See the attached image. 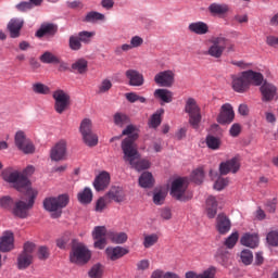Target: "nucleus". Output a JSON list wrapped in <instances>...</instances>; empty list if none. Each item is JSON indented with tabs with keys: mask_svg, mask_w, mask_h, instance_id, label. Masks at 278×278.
Listing matches in <instances>:
<instances>
[{
	"mask_svg": "<svg viewBox=\"0 0 278 278\" xmlns=\"http://www.w3.org/2000/svg\"><path fill=\"white\" fill-rule=\"evenodd\" d=\"M28 175H34V166H27L23 172L12 167H7L1 172L3 181L10 184L11 188H14L17 192H23L28 197L27 202L18 200L13 204L11 214L15 218H29V210L34 208L36 197H38V193L31 189V181H29Z\"/></svg>",
	"mask_w": 278,
	"mask_h": 278,
	"instance_id": "nucleus-1",
	"label": "nucleus"
},
{
	"mask_svg": "<svg viewBox=\"0 0 278 278\" xmlns=\"http://www.w3.org/2000/svg\"><path fill=\"white\" fill-rule=\"evenodd\" d=\"M122 136H128L122 142V151L124 153V161L128 162L131 168L135 170H147L151 168V162L149 160H140V154L136 148V140H138V134L136 131V126L128 125L122 132Z\"/></svg>",
	"mask_w": 278,
	"mask_h": 278,
	"instance_id": "nucleus-2",
	"label": "nucleus"
},
{
	"mask_svg": "<svg viewBox=\"0 0 278 278\" xmlns=\"http://www.w3.org/2000/svg\"><path fill=\"white\" fill-rule=\"evenodd\" d=\"M210 42L211 46L206 51L203 52V55H210V58L220 60L225 51H227V53H236V43H233V41L229 40L227 37H213Z\"/></svg>",
	"mask_w": 278,
	"mask_h": 278,
	"instance_id": "nucleus-3",
	"label": "nucleus"
},
{
	"mask_svg": "<svg viewBox=\"0 0 278 278\" xmlns=\"http://www.w3.org/2000/svg\"><path fill=\"white\" fill-rule=\"evenodd\" d=\"M68 194H60L59 197H49L43 200V208L47 212H51L52 218H60L62 216V210L68 205Z\"/></svg>",
	"mask_w": 278,
	"mask_h": 278,
	"instance_id": "nucleus-4",
	"label": "nucleus"
},
{
	"mask_svg": "<svg viewBox=\"0 0 278 278\" xmlns=\"http://www.w3.org/2000/svg\"><path fill=\"white\" fill-rule=\"evenodd\" d=\"M91 257L92 253L86 248L84 243L73 241L72 251L70 253V261L72 264H88Z\"/></svg>",
	"mask_w": 278,
	"mask_h": 278,
	"instance_id": "nucleus-5",
	"label": "nucleus"
},
{
	"mask_svg": "<svg viewBox=\"0 0 278 278\" xmlns=\"http://www.w3.org/2000/svg\"><path fill=\"white\" fill-rule=\"evenodd\" d=\"M170 195L176 201H190L192 194L188 192V178H177L172 182Z\"/></svg>",
	"mask_w": 278,
	"mask_h": 278,
	"instance_id": "nucleus-6",
	"label": "nucleus"
},
{
	"mask_svg": "<svg viewBox=\"0 0 278 278\" xmlns=\"http://www.w3.org/2000/svg\"><path fill=\"white\" fill-rule=\"evenodd\" d=\"M185 112L189 114V124L193 129H199L201 125V108L197 104L194 98H189L185 104Z\"/></svg>",
	"mask_w": 278,
	"mask_h": 278,
	"instance_id": "nucleus-7",
	"label": "nucleus"
},
{
	"mask_svg": "<svg viewBox=\"0 0 278 278\" xmlns=\"http://www.w3.org/2000/svg\"><path fill=\"white\" fill-rule=\"evenodd\" d=\"M79 130L87 147H97L99 144V137L92 131V121L90 118L81 121Z\"/></svg>",
	"mask_w": 278,
	"mask_h": 278,
	"instance_id": "nucleus-8",
	"label": "nucleus"
},
{
	"mask_svg": "<svg viewBox=\"0 0 278 278\" xmlns=\"http://www.w3.org/2000/svg\"><path fill=\"white\" fill-rule=\"evenodd\" d=\"M52 98L54 100V112L64 114L71 105V96L62 89H56L53 91Z\"/></svg>",
	"mask_w": 278,
	"mask_h": 278,
	"instance_id": "nucleus-9",
	"label": "nucleus"
},
{
	"mask_svg": "<svg viewBox=\"0 0 278 278\" xmlns=\"http://www.w3.org/2000/svg\"><path fill=\"white\" fill-rule=\"evenodd\" d=\"M14 140H15V147H17L20 151H23L25 155H29L36 152V147L34 146V142L27 139L23 130H18L15 134Z\"/></svg>",
	"mask_w": 278,
	"mask_h": 278,
	"instance_id": "nucleus-10",
	"label": "nucleus"
},
{
	"mask_svg": "<svg viewBox=\"0 0 278 278\" xmlns=\"http://www.w3.org/2000/svg\"><path fill=\"white\" fill-rule=\"evenodd\" d=\"M154 83L162 88H173L175 86V72L172 70L159 72L154 76Z\"/></svg>",
	"mask_w": 278,
	"mask_h": 278,
	"instance_id": "nucleus-11",
	"label": "nucleus"
},
{
	"mask_svg": "<svg viewBox=\"0 0 278 278\" xmlns=\"http://www.w3.org/2000/svg\"><path fill=\"white\" fill-rule=\"evenodd\" d=\"M108 229L104 226H97L94 227L92 231V237L94 241V248L96 249H105V244H108V241L105 238H108Z\"/></svg>",
	"mask_w": 278,
	"mask_h": 278,
	"instance_id": "nucleus-12",
	"label": "nucleus"
},
{
	"mask_svg": "<svg viewBox=\"0 0 278 278\" xmlns=\"http://www.w3.org/2000/svg\"><path fill=\"white\" fill-rule=\"evenodd\" d=\"M233 118H236L233 106H231L229 103L223 104L220 113L217 117V123L220 125H229L230 123H233Z\"/></svg>",
	"mask_w": 278,
	"mask_h": 278,
	"instance_id": "nucleus-13",
	"label": "nucleus"
},
{
	"mask_svg": "<svg viewBox=\"0 0 278 278\" xmlns=\"http://www.w3.org/2000/svg\"><path fill=\"white\" fill-rule=\"evenodd\" d=\"M231 86L235 92L243 93L247 92V90H249V81L244 77V72L237 75H231Z\"/></svg>",
	"mask_w": 278,
	"mask_h": 278,
	"instance_id": "nucleus-14",
	"label": "nucleus"
},
{
	"mask_svg": "<svg viewBox=\"0 0 278 278\" xmlns=\"http://www.w3.org/2000/svg\"><path fill=\"white\" fill-rule=\"evenodd\" d=\"M50 157L53 162H62L66 157V141L61 140L51 149Z\"/></svg>",
	"mask_w": 278,
	"mask_h": 278,
	"instance_id": "nucleus-15",
	"label": "nucleus"
},
{
	"mask_svg": "<svg viewBox=\"0 0 278 278\" xmlns=\"http://www.w3.org/2000/svg\"><path fill=\"white\" fill-rule=\"evenodd\" d=\"M240 170V162L236 157L220 163L219 173L220 175H229V173H237Z\"/></svg>",
	"mask_w": 278,
	"mask_h": 278,
	"instance_id": "nucleus-16",
	"label": "nucleus"
},
{
	"mask_svg": "<svg viewBox=\"0 0 278 278\" xmlns=\"http://www.w3.org/2000/svg\"><path fill=\"white\" fill-rule=\"evenodd\" d=\"M153 97L156 101H160L161 105H164L165 103H173L175 94L166 88H161L154 91Z\"/></svg>",
	"mask_w": 278,
	"mask_h": 278,
	"instance_id": "nucleus-17",
	"label": "nucleus"
},
{
	"mask_svg": "<svg viewBox=\"0 0 278 278\" xmlns=\"http://www.w3.org/2000/svg\"><path fill=\"white\" fill-rule=\"evenodd\" d=\"M125 75L128 79L129 86L140 87L144 85V76L140 72L136 70H128Z\"/></svg>",
	"mask_w": 278,
	"mask_h": 278,
	"instance_id": "nucleus-18",
	"label": "nucleus"
},
{
	"mask_svg": "<svg viewBox=\"0 0 278 278\" xmlns=\"http://www.w3.org/2000/svg\"><path fill=\"white\" fill-rule=\"evenodd\" d=\"M243 77L247 79L250 88L251 84H253V86H262L264 83V75L260 72H254L253 70L243 72Z\"/></svg>",
	"mask_w": 278,
	"mask_h": 278,
	"instance_id": "nucleus-19",
	"label": "nucleus"
},
{
	"mask_svg": "<svg viewBox=\"0 0 278 278\" xmlns=\"http://www.w3.org/2000/svg\"><path fill=\"white\" fill-rule=\"evenodd\" d=\"M14 249V233L7 231L0 238V251L1 253H8Z\"/></svg>",
	"mask_w": 278,
	"mask_h": 278,
	"instance_id": "nucleus-20",
	"label": "nucleus"
},
{
	"mask_svg": "<svg viewBox=\"0 0 278 278\" xmlns=\"http://www.w3.org/2000/svg\"><path fill=\"white\" fill-rule=\"evenodd\" d=\"M108 186H110V173L102 172L96 177L93 188L97 192H101L105 190Z\"/></svg>",
	"mask_w": 278,
	"mask_h": 278,
	"instance_id": "nucleus-21",
	"label": "nucleus"
},
{
	"mask_svg": "<svg viewBox=\"0 0 278 278\" xmlns=\"http://www.w3.org/2000/svg\"><path fill=\"white\" fill-rule=\"evenodd\" d=\"M24 21L21 18L10 20L7 29L11 38H18L21 36V29H23Z\"/></svg>",
	"mask_w": 278,
	"mask_h": 278,
	"instance_id": "nucleus-22",
	"label": "nucleus"
},
{
	"mask_svg": "<svg viewBox=\"0 0 278 278\" xmlns=\"http://www.w3.org/2000/svg\"><path fill=\"white\" fill-rule=\"evenodd\" d=\"M260 90L263 101H273L275 99V94H277V87L268 81H264Z\"/></svg>",
	"mask_w": 278,
	"mask_h": 278,
	"instance_id": "nucleus-23",
	"label": "nucleus"
},
{
	"mask_svg": "<svg viewBox=\"0 0 278 278\" xmlns=\"http://www.w3.org/2000/svg\"><path fill=\"white\" fill-rule=\"evenodd\" d=\"M211 16H217L218 18H223L227 12H229V5L225 3H216L213 2L207 8Z\"/></svg>",
	"mask_w": 278,
	"mask_h": 278,
	"instance_id": "nucleus-24",
	"label": "nucleus"
},
{
	"mask_svg": "<svg viewBox=\"0 0 278 278\" xmlns=\"http://www.w3.org/2000/svg\"><path fill=\"white\" fill-rule=\"evenodd\" d=\"M105 199L109 201H115V203H123L125 201V191L121 187H112L105 194Z\"/></svg>",
	"mask_w": 278,
	"mask_h": 278,
	"instance_id": "nucleus-25",
	"label": "nucleus"
},
{
	"mask_svg": "<svg viewBox=\"0 0 278 278\" xmlns=\"http://www.w3.org/2000/svg\"><path fill=\"white\" fill-rule=\"evenodd\" d=\"M105 253L109 260H112V262H116V260H121V257H124V255H127V253H129V250L123 247H115V248H108L105 250Z\"/></svg>",
	"mask_w": 278,
	"mask_h": 278,
	"instance_id": "nucleus-26",
	"label": "nucleus"
},
{
	"mask_svg": "<svg viewBox=\"0 0 278 278\" xmlns=\"http://www.w3.org/2000/svg\"><path fill=\"white\" fill-rule=\"evenodd\" d=\"M191 34H197L198 36H205L210 33V26L205 22H193L189 24L188 27Z\"/></svg>",
	"mask_w": 278,
	"mask_h": 278,
	"instance_id": "nucleus-27",
	"label": "nucleus"
},
{
	"mask_svg": "<svg viewBox=\"0 0 278 278\" xmlns=\"http://www.w3.org/2000/svg\"><path fill=\"white\" fill-rule=\"evenodd\" d=\"M216 227H217V231H219V233L224 236L225 233H229L231 229V222L224 214H219L217 216Z\"/></svg>",
	"mask_w": 278,
	"mask_h": 278,
	"instance_id": "nucleus-28",
	"label": "nucleus"
},
{
	"mask_svg": "<svg viewBox=\"0 0 278 278\" xmlns=\"http://www.w3.org/2000/svg\"><path fill=\"white\" fill-rule=\"evenodd\" d=\"M58 31V26L54 24H42L40 28L36 31L37 38H45V36H54Z\"/></svg>",
	"mask_w": 278,
	"mask_h": 278,
	"instance_id": "nucleus-29",
	"label": "nucleus"
},
{
	"mask_svg": "<svg viewBox=\"0 0 278 278\" xmlns=\"http://www.w3.org/2000/svg\"><path fill=\"white\" fill-rule=\"evenodd\" d=\"M217 213H218V202L216 201L215 197L210 195L206 199V215L208 218H214Z\"/></svg>",
	"mask_w": 278,
	"mask_h": 278,
	"instance_id": "nucleus-30",
	"label": "nucleus"
},
{
	"mask_svg": "<svg viewBox=\"0 0 278 278\" xmlns=\"http://www.w3.org/2000/svg\"><path fill=\"white\" fill-rule=\"evenodd\" d=\"M31 262H34V255L21 253L17 257V268L18 270H25V268H29L31 266Z\"/></svg>",
	"mask_w": 278,
	"mask_h": 278,
	"instance_id": "nucleus-31",
	"label": "nucleus"
},
{
	"mask_svg": "<svg viewBox=\"0 0 278 278\" xmlns=\"http://www.w3.org/2000/svg\"><path fill=\"white\" fill-rule=\"evenodd\" d=\"M186 278H216V267H208L201 274L188 271L186 273Z\"/></svg>",
	"mask_w": 278,
	"mask_h": 278,
	"instance_id": "nucleus-32",
	"label": "nucleus"
},
{
	"mask_svg": "<svg viewBox=\"0 0 278 278\" xmlns=\"http://www.w3.org/2000/svg\"><path fill=\"white\" fill-rule=\"evenodd\" d=\"M106 238L114 244H125L128 240V236L125 232L109 231Z\"/></svg>",
	"mask_w": 278,
	"mask_h": 278,
	"instance_id": "nucleus-33",
	"label": "nucleus"
},
{
	"mask_svg": "<svg viewBox=\"0 0 278 278\" xmlns=\"http://www.w3.org/2000/svg\"><path fill=\"white\" fill-rule=\"evenodd\" d=\"M155 184V179L153 178V174L150 172H143L139 177V186L141 188H153Z\"/></svg>",
	"mask_w": 278,
	"mask_h": 278,
	"instance_id": "nucleus-34",
	"label": "nucleus"
},
{
	"mask_svg": "<svg viewBox=\"0 0 278 278\" xmlns=\"http://www.w3.org/2000/svg\"><path fill=\"white\" fill-rule=\"evenodd\" d=\"M241 244H243V247H249L250 249H255V247L260 244V238L257 235L245 233L241 238Z\"/></svg>",
	"mask_w": 278,
	"mask_h": 278,
	"instance_id": "nucleus-35",
	"label": "nucleus"
},
{
	"mask_svg": "<svg viewBox=\"0 0 278 278\" xmlns=\"http://www.w3.org/2000/svg\"><path fill=\"white\" fill-rule=\"evenodd\" d=\"M79 203L84 205H88V203H92V190L86 187L83 191H80L77 195Z\"/></svg>",
	"mask_w": 278,
	"mask_h": 278,
	"instance_id": "nucleus-36",
	"label": "nucleus"
},
{
	"mask_svg": "<svg viewBox=\"0 0 278 278\" xmlns=\"http://www.w3.org/2000/svg\"><path fill=\"white\" fill-rule=\"evenodd\" d=\"M72 71L84 75L88 71V61L85 59H78L75 63L72 64Z\"/></svg>",
	"mask_w": 278,
	"mask_h": 278,
	"instance_id": "nucleus-37",
	"label": "nucleus"
},
{
	"mask_svg": "<svg viewBox=\"0 0 278 278\" xmlns=\"http://www.w3.org/2000/svg\"><path fill=\"white\" fill-rule=\"evenodd\" d=\"M216 261L219 262V264H222V266H227V262H229V251H227V249L225 248H219L216 252Z\"/></svg>",
	"mask_w": 278,
	"mask_h": 278,
	"instance_id": "nucleus-38",
	"label": "nucleus"
},
{
	"mask_svg": "<svg viewBox=\"0 0 278 278\" xmlns=\"http://www.w3.org/2000/svg\"><path fill=\"white\" fill-rule=\"evenodd\" d=\"M42 64H60V58H58L52 52L46 51L40 58Z\"/></svg>",
	"mask_w": 278,
	"mask_h": 278,
	"instance_id": "nucleus-39",
	"label": "nucleus"
},
{
	"mask_svg": "<svg viewBox=\"0 0 278 278\" xmlns=\"http://www.w3.org/2000/svg\"><path fill=\"white\" fill-rule=\"evenodd\" d=\"M83 21L84 23H97V21H105V15L97 11H91L87 13Z\"/></svg>",
	"mask_w": 278,
	"mask_h": 278,
	"instance_id": "nucleus-40",
	"label": "nucleus"
},
{
	"mask_svg": "<svg viewBox=\"0 0 278 278\" xmlns=\"http://www.w3.org/2000/svg\"><path fill=\"white\" fill-rule=\"evenodd\" d=\"M159 241L160 236L157 233L144 235L143 247L144 249H151V247H155Z\"/></svg>",
	"mask_w": 278,
	"mask_h": 278,
	"instance_id": "nucleus-41",
	"label": "nucleus"
},
{
	"mask_svg": "<svg viewBox=\"0 0 278 278\" xmlns=\"http://www.w3.org/2000/svg\"><path fill=\"white\" fill-rule=\"evenodd\" d=\"M166 190L164 189H154L153 191V203L155 205H164V201L166 200Z\"/></svg>",
	"mask_w": 278,
	"mask_h": 278,
	"instance_id": "nucleus-42",
	"label": "nucleus"
},
{
	"mask_svg": "<svg viewBox=\"0 0 278 278\" xmlns=\"http://www.w3.org/2000/svg\"><path fill=\"white\" fill-rule=\"evenodd\" d=\"M78 38L84 45H90L96 36L94 31L83 30L78 33Z\"/></svg>",
	"mask_w": 278,
	"mask_h": 278,
	"instance_id": "nucleus-43",
	"label": "nucleus"
},
{
	"mask_svg": "<svg viewBox=\"0 0 278 278\" xmlns=\"http://www.w3.org/2000/svg\"><path fill=\"white\" fill-rule=\"evenodd\" d=\"M33 92L35 94H50L51 88L42 83H36L33 85Z\"/></svg>",
	"mask_w": 278,
	"mask_h": 278,
	"instance_id": "nucleus-44",
	"label": "nucleus"
},
{
	"mask_svg": "<svg viewBox=\"0 0 278 278\" xmlns=\"http://www.w3.org/2000/svg\"><path fill=\"white\" fill-rule=\"evenodd\" d=\"M14 199L10 195H4L0 198V207L2 210H8L12 212V208L14 207Z\"/></svg>",
	"mask_w": 278,
	"mask_h": 278,
	"instance_id": "nucleus-45",
	"label": "nucleus"
},
{
	"mask_svg": "<svg viewBox=\"0 0 278 278\" xmlns=\"http://www.w3.org/2000/svg\"><path fill=\"white\" fill-rule=\"evenodd\" d=\"M203 179H205V172H203L202 167H199L192 172L191 180L194 184L201 185L203 184Z\"/></svg>",
	"mask_w": 278,
	"mask_h": 278,
	"instance_id": "nucleus-46",
	"label": "nucleus"
},
{
	"mask_svg": "<svg viewBox=\"0 0 278 278\" xmlns=\"http://www.w3.org/2000/svg\"><path fill=\"white\" fill-rule=\"evenodd\" d=\"M68 47L72 51H79L83 47L78 35H72L68 39Z\"/></svg>",
	"mask_w": 278,
	"mask_h": 278,
	"instance_id": "nucleus-47",
	"label": "nucleus"
},
{
	"mask_svg": "<svg viewBox=\"0 0 278 278\" xmlns=\"http://www.w3.org/2000/svg\"><path fill=\"white\" fill-rule=\"evenodd\" d=\"M206 147L213 151H217V149H220V139L218 137L208 135L206 137Z\"/></svg>",
	"mask_w": 278,
	"mask_h": 278,
	"instance_id": "nucleus-48",
	"label": "nucleus"
},
{
	"mask_svg": "<svg viewBox=\"0 0 278 278\" xmlns=\"http://www.w3.org/2000/svg\"><path fill=\"white\" fill-rule=\"evenodd\" d=\"M112 80L105 78L103 79L100 85L98 86V94H106L109 90H112Z\"/></svg>",
	"mask_w": 278,
	"mask_h": 278,
	"instance_id": "nucleus-49",
	"label": "nucleus"
},
{
	"mask_svg": "<svg viewBox=\"0 0 278 278\" xmlns=\"http://www.w3.org/2000/svg\"><path fill=\"white\" fill-rule=\"evenodd\" d=\"M114 123L117 125V127H123L129 123V116H127L125 113H115Z\"/></svg>",
	"mask_w": 278,
	"mask_h": 278,
	"instance_id": "nucleus-50",
	"label": "nucleus"
},
{
	"mask_svg": "<svg viewBox=\"0 0 278 278\" xmlns=\"http://www.w3.org/2000/svg\"><path fill=\"white\" fill-rule=\"evenodd\" d=\"M241 262L242 264H244L245 266H250V264L253 263V252H251V250L245 249L241 252Z\"/></svg>",
	"mask_w": 278,
	"mask_h": 278,
	"instance_id": "nucleus-51",
	"label": "nucleus"
},
{
	"mask_svg": "<svg viewBox=\"0 0 278 278\" xmlns=\"http://www.w3.org/2000/svg\"><path fill=\"white\" fill-rule=\"evenodd\" d=\"M164 114V111L154 113L150 118V126L153 127V129H156V127H160L162 125V115Z\"/></svg>",
	"mask_w": 278,
	"mask_h": 278,
	"instance_id": "nucleus-52",
	"label": "nucleus"
},
{
	"mask_svg": "<svg viewBox=\"0 0 278 278\" xmlns=\"http://www.w3.org/2000/svg\"><path fill=\"white\" fill-rule=\"evenodd\" d=\"M125 97L129 103H136V101H139V103H147V98L138 96L136 92H128Z\"/></svg>",
	"mask_w": 278,
	"mask_h": 278,
	"instance_id": "nucleus-53",
	"label": "nucleus"
},
{
	"mask_svg": "<svg viewBox=\"0 0 278 278\" xmlns=\"http://www.w3.org/2000/svg\"><path fill=\"white\" fill-rule=\"evenodd\" d=\"M90 278H101L103 277V266L101 264L93 265L89 270Z\"/></svg>",
	"mask_w": 278,
	"mask_h": 278,
	"instance_id": "nucleus-54",
	"label": "nucleus"
},
{
	"mask_svg": "<svg viewBox=\"0 0 278 278\" xmlns=\"http://www.w3.org/2000/svg\"><path fill=\"white\" fill-rule=\"evenodd\" d=\"M238 238H240V235L238 233V231L232 232L225 241V247H227V249H233L238 242Z\"/></svg>",
	"mask_w": 278,
	"mask_h": 278,
	"instance_id": "nucleus-55",
	"label": "nucleus"
},
{
	"mask_svg": "<svg viewBox=\"0 0 278 278\" xmlns=\"http://www.w3.org/2000/svg\"><path fill=\"white\" fill-rule=\"evenodd\" d=\"M50 255L51 253L49 252V248L45 245H41L38 248V251H37L38 260H41V261L49 260Z\"/></svg>",
	"mask_w": 278,
	"mask_h": 278,
	"instance_id": "nucleus-56",
	"label": "nucleus"
},
{
	"mask_svg": "<svg viewBox=\"0 0 278 278\" xmlns=\"http://www.w3.org/2000/svg\"><path fill=\"white\" fill-rule=\"evenodd\" d=\"M227 186H229V179L219 177L214 184V189L220 191L227 188Z\"/></svg>",
	"mask_w": 278,
	"mask_h": 278,
	"instance_id": "nucleus-57",
	"label": "nucleus"
},
{
	"mask_svg": "<svg viewBox=\"0 0 278 278\" xmlns=\"http://www.w3.org/2000/svg\"><path fill=\"white\" fill-rule=\"evenodd\" d=\"M265 210H267V212H269V214H275V212L277 210V198H274L273 200H268L265 203Z\"/></svg>",
	"mask_w": 278,
	"mask_h": 278,
	"instance_id": "nucleus-58",
	"label": "nucleus"
},
{
	"mask_svg": "<svg viewBox=\"0 0 278 278\" xmlns=\"http://www.w3.org/2000/svg\"><path fill=\"white\" fill-rule=\"evenodd\" d=\"M267 242L270 247H278V232L271 231L267 235Z\"/></svg>",
	"mask_w": 278,
	"mask_h": 278,
	"instance_id": "nucleus-59",
	"label": "nucleus"
},
{
	"mask_svg": "<svg viewBox=\"0 0 278 278\" xmlns=\"http://www.w3.org/2000/svg\"><path fill=\"white\" fill-rule=\"evenodd\" d=\"M131 49L134 48L130 43H124L115 48V55H123V53H127V51H131Z\"/></svg>",
	"mask_w": 278,
	"mask_h": 278,
	"instance_id": "nucleus-60",
	"label": "nucleus"
},
{
	"mask_svg": "<svg viewBox=\"0 0 278 278\" xmlns=\"http://www.w3.org/2000/svg\"><path fill=\"white\" fill-rule=\"evenodd\" d=\"M141 45H144V39H142V37L140 36L131 37L130 47H132V49H138L140 48Z\"/></svg>",
	"mask_w": 278,
	"mask_h": 278,
	"instance_id": "nucleus-61",
	"label": "nucleus"
},
{
	"mask_svg": "<svg viewBox=\"0 0 278 278\" xmlns=\"http://www.w3.org/2000/svg\"><path fill=\"white\" fill-rule=\"evenodd\" d=\"M15 8L18 12H27V10H33V5L29 2H20Z\"/></svg>",
	"mask_w": 278,
	"mask_h": 278,
	"instance_id": "nucleus-62",
	"label": "nucleus"
},
{
	"mask_svg": "<svg viewBox=\"0 0 278 278\" xmlns=\"http://www.w3.org/2000/svg\"><path fill=\"white\" fill-rule=\"evenodd\" d=\"M106 205L105 198H100L96 203V212H103Z\"/></svg>",
	"mask_w": 278,
	"mask_h": 278,
	"instance_id": "nucleus-63",
	"label": "nucleus"
},
{
	"mask_svg": "<svg viewBox=\"0 0 278 278\" xmlns=\"http://www.w3.org/2000/svg\"><path fill=\"white\" fill-rule=\"evenodd\" d=\"M266 42L269 47H278V37L268 36Z\"/></svg>",
	"mask_w": 278,
	"mask_h": 278,
	"instance_id": "nucleus-64",
	"label": "nucleus"
}]
</instances>
